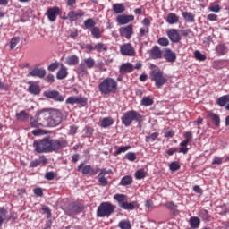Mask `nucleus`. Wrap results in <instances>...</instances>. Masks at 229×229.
Returning a JSON list of instances; mask_svg holds the SVG:
<instances>
[{
	"label": "nucleus",
	"instance_id": "f257e3e1",
	"mask_svg": "<svg viewBox=\"0 0 229 229\" xmlns=\"http://www.w3.org/2000/svg\"><path fill=\"white\" fill-rule=\"evenodd\" d=\"M150 79L152 81H155V85L157 89H162V86L167 83V79L165 78L162 71L153 64H151Z\"/></svg>",
	"mask_w": 229,
	"mask_h": 229
},
{
	"label": "nucleus",
	"instance_id": "f03ea898",
	"mask_svg": "<svg viewBox=\"0 0 229 229\" xmlns=\"http://www.w3.org/2000/svg\"><path fill=\"white\" fill-rule=\"evenodd\" d=\"M98 89L101 94H112L117 90V81L112 78H106L98 85Z\"/></svg>",
	"mask_w": 229,
	"mask_h": 229
},
{
	"label": "nucleus",
	"instance_id": "7ed1b4c3",
	"mask_svg": "<svg viewBox=\"0 0 229 229\" xmlns=\"http://www.w3.org/2000/svg\"><path fill=\"white\" fill-rule=\"evenodd\" d=\"M115 212V206L110 202H102L97 210L98 217H108Z\"/></svg>",
	"mask_w": 229,
	"mask_h": 229
},
{
	"label": "nucleus",
	"instance_id": "20e7f679",
	"mask_svg": "<svg viewBox=\"0 0 229 229\" xmlns=\"http://www.w3.org/2000/svg\"><path fill=\"white\" fill-rule=\"evenodd\" d=\"M133 121H136L137 123H140L142 121V115H140L137 111H128L122 116V123L124 126H130Z\"/></svg>",
	"mask_w": 229,
	"mask_h": 229
},
{
	"label": "nucleus",
	"instance_id": "39448f33",
	"mask_svg": "<svg viewBox=\"0 0 229 229\" xmlns=\"http://www.w3.org/2000/svg\"><path fill=\"white\" fill-rule=\"evenodd\" d=\"M67 146V141L62 140H53L48 138V153H53V151H59L62 148Z\"/></svg>",
	"mask_w": 229,
	"mask_h": 229
},
{
	"label": "nucleus",
	"instance_id": "423d86ee",
	"mask_svg": "<svg viewBox=\"0 0 229 229\" xmlns=\"http://www.w3.org/2000/svg\"><path fill=\"white\" fill-rule=\"evenodd\" d=\"M62 123V113L58 110H51L50 117L48 118V126L55 128Z\"/></svg>",
	"mask_w": 229,
	"mask_h": 229
},
{
	"label": "nucleus",
	"instance_id": "0eeeda50",
	"mask_svg": "<svg viewBox=\"0 0 229 229\" xmlns=\"http://www.w3.org/2000/svg\"><path fill=\"white\" fill-rule=\"evenodd\" d=\"M37 153H49V138L34 142Z\"/></svg>",
	"mask_w": 229,
	"mask_h": 229
},
{
	"label": "nucleus",
	"instance_id": "6e6552de",
	"mask_svg": "<svg viewBox=\"0 0 229 229\" xmlns=\"http://www.w3.org/2000/svg\"><path fill=\"white\" fill-rule=\"evenodd\" d=\"M43 96H45V98H48V99H54V101H58L60 103L65 99V98L62 96L57 90L45 91Z\"/></svg>",
	"mask_w": 229,
	"mask_h": 229
},
{
	"label": "nucleus",
	"instance_id": "1a4fd4ad",
	"mask_svg": "<svg viewBox=\"0 0 229 229\" xmlns=\"http://www.w3.org/2000/svg\"><path fill=\"white\" fill-rule=\"evenodd\" d=\"M83 210V207L80 204H76V203H72L70 204L65 209L64 212H66V214L68 216H74L76 214H80V212H81Z\"/></svg>",
	"mask_w": 229,
	"mask_h": 229
},
{
	"label": "nucleus",
	"instance_id": "9d476101",
	"mask_svg": "<svg viewBox=\"0 0 229 229\" xmlns=\"http://www.w3.org/2000/svg\"><path fill=\"white\" fill-rule=\"evenodd\" d=\"M46 15L48 21H50V22H55V21H56V17L60 15V8L59 7L48 8V10L46 13Z\"/></svg>",
	"mask_w": 229,
	"mask_h": 229
},
{
	"label": "nucleus",
	"instance_id": "9b49d317",
	"mask_svg": "<svg viewBox=\"0 0 229 229\" xmlns=\"http://www.w3.org/2000/svg\"><path fill=\"white\" fill-rule=\"evenodd\" d=\"M121 37H125L128 40L131 38L133 35V25H127L119 29Z\"/></svg>",
	"mask_w": 229,
	"mask_h": 229
},
{
	"label": "nucleus",
	"instance_id": "f8f14e48",
	"mask_svg": "<svg viewBox=\"0 0 229 229\" xmlns=\"http://www.w3.org/2000/svg\"><path fill=\"white\" fill-rule=\"evenodd\" d=\"M120 51L124 56H133L135 55V49H133V47L130 43L123 45Z\"/></svg>",
	"mask_w": 229,
	"mask_h": 229
},
{
	"label": "nucleus",
	"instance_id": "ddd939ff",
	"mask_svg": "<svg viewBox=\"0 0 229 229\" xmlns=\"http://www.w3.org/2000/svg\"><path fill=\"white\" fill-rule=\"evenodd\" d=\"M50 115L51 111H49V109L39 110L36 113V117L38 121H47V123H49Z\"/></svg>",
	"mask_w": 229,
	"mask_h": 229
},
{
	"label": "nucleus",
	"instance_id": "4468645a",
	"mask_svg": "<svg viewBox=\"0 0 229 229\" xmlns=\"http://www.w3.org/2000/svg\"><path fill=\"white\" fill-rule=\"evenodd\" d=\"M167 35L170 40L172 42H174L175 44L182 40V37L180 36V33L176 29H171L170 30H168Z\"/></svg>",
	"mask_w": 229,
	"mask_h": 229
},
{
	"label": "nucleus",
	"instance_id": "2eb2a0df",
	"mask_svg": "<svg viewBox=\"0 0 229 229\" xmlns=\"http://www.w3.org/2000/svg\"><path fill=\"white\" fill-rule=\"evenodd\" d=\"M28 76H32V78H45L46 69L43 68H34L28 73Z\"/></svg>",
	"mask_w": 229,
	"mask_h": 229
},
{
	"label": "nucleus",
	"instance_id": "dca6fc26",
	"mask_svg": "<svg viewBox=\"0 0 229 229\" xmlns=\"http://www.w3.org/2000/svg\"><path fill=\"white\" fill-rule=\"evenodd\" d=\"M163 56L166 62H170L171 64L176 62V53L173 52L170 48H165Z\"/></svg>",
	"mask_w": 229,
	"mask_h": 229
},
{
	"label": "nucleus",
	"instance_id": "f3484780",
	"mask_svg": "<svg viewBox=\"0 0 229 229\" xmlns=\"http://www.w3.org/2000/svg\"><path fill=\"white\" fill-rule=\"evenodd\" d=\"M135 20L134 15H119L116 18L118 24L123 26L124 24H128V22H131V21Z\"/></svg>",
	"mask_w": 229,
	"mask_h": 229
},
{
	"label": "nucleus",
	"instance_id": "a211bd4d",
	"mask_svg": "<svg viewBox=\"0 0 229 229\" xmlns=\"http://www.w3.org/2000/svg\"><path fill=\"white\" fill-rule=\"evenodd\" d=\"M150 58H152V60H159L162 58V50H160L158 46L153 47V48L150 50Z\"/></svg>",
	"mask_w": 229,
	"mask_h": 229
},
{
	"label": "nucleus",
	"instance_id": "6ab92c4d",
	"mask_svg": "<svg viewBox=\"0 0 229 229\" xmlns=\"http://www.w3.org/2000/svg\"><path fill=\"white\" fill-rule=\"evenodd\" d=\"M134 66L131 63H125L120 66L121 74H128V72H133Z\"/></svg>",
	"mask_w": 229,
	"mask_h": 229
},
{
	"label": "nucleus",
	"instance_id": "aec40b11",
	"mask_svg": "<svg viewBox=\"0 0 229 229\" xmlns=\"http://www.w3.org/2000/svg\"><path fill=\"white\" fill-rule=\"evenodd\" d=\"M79 17H83V13L72 11V12L68 13V18L67 19L71 22H75V21H78Z\"/></svg>",
	"mask_w": 229,
	"mask_h": 229
},
{
	"label": "nucleus",
	"instance_id": "412c9836",
	"mask_svg": "<svg viewBox=\"0 0 229 229\" xmlns=\"http://www.w3.org/2000/svg\"><path fill=\"white\" fill-rule=\"evenodd\" d=\"M67 67L62 64L60 70L56 73V78L57 80H65V78H67Z\"/></svg>",
	"mask_w": 229,
	"mask_h": 229
},
{
	"label": "nucleus",
	"instance_id": "4be33fe9",
	"mask_svg": "<svg viewBox=\"0 0 229 229\" xmlns=\"http://www.w3.org/2000/svg\"><path fill=\"white\" fill-rule=\"evenodd\" d=\"M208 117L210 118L213 124L216 126V128H218L219 124H221V118L216 114L209 113L208 114Z\"/></svg>",
	"mask_w": 229,
	"mask_h": 229
},
{
	"label": "nucleus",
	"instance_id": "5701e85b",
	"mask_svg": "<svg viewBox=\"0 0 229 229\" xmlns=\"http://www.w3.org/2000/svg\"><path fill=\"white\" fill-rule=\"evenodd\" d=\"M66 65H78L80 64V58L77 55H70L66 58Z\"/></svg>",
	"mask_w": 229,
	"mask_h": 229
},
{
	"label": "nucleus",
	"instance_id": "b1692460",
	"mask_svg": "<svg viewBox=\"0 0 229 229\" xmlns=\"http://www.w3.org/2000/svg\"><path fill=\"white\" fill-rule=\"evenodd\" d=\"M189 223H190L191 228L196 229V228H199L201 220L198 216H192L190 218Z\"/></svg>",
	"mask_w": 229,
	"mask_h": 229
},
{
	"label": "nucleus",
	"instance_id": "393cba45",
	"mask_svg": "<svg viewBox=\"0 0 229 229\" xmlns=\"http://www.w3.org/2000/svg\"><path fill=\"white\" fill-rule=\"evenodd\" d=\"M180 18L175 13H169L166 19V22L168 24H177L179 22Z\"/></svg>",
	"mask_w": 229,
	"mask_h": 229
},
{
	"label": "nucleus",
	"instance_id": "a878e982",
	"mask_svg": "<svg viewBox=\"0 0 229 229\" xmlns=\"http://www.w3.org/2000/svg\"><path fill=\"white\" fill-rule=\"evenodd\" d=\"M40 86L35 84H31L28 89V92H30V94H33L34 96H38V94H40Z\"/></svg>",
	"mask_w": 229,
	"mask_h": 229
},
{
	"label": "nucleus",
	"instance_id": "bb28decb",
	"mask_svg": "<svg viewBox=\"0 0 229 229\" xmlns=\"http://www.w3.org/2000/svg\"><path fill=\"white\" fill-rule=\"evenodd\" d=\"M133 183V179L131 176L126 175L121 179L120 185L126 187V185H131Z\"/></svg>",
	"mask_w": 229,
	"mask_h": 229
},
{
	"label": "nucleus",
	"instance_id": "cd10ccee",
	"mask_svg": "<svg viewBox=\"0 0 229 229\" xmlns=\"http://www.w3.org/2000/svg\"><path fill=\"white\" fill-rule=\"evenodd\" d=\"M136 205L137 202H125L121 204V208H123V210H135Z\"/></svg>",
	"mask_w": 229,
	"mask_h": 229
},
{
	"label": "nucleus",
	"instance_id": "c85d7f7f",
	"mask_svg": "<svg viewBox=\"0 0 229 229\" xmlns=\"http://www.w3.org/2000/svg\"><path fill=\"white\" fill-rule=\"evenodd\" d=\"M113 10L114 13H123V12H125L126 7H124V4H114L113 5Z\"/></svg>",
	"mask_w": 229,
	"mask_h": 229
},
{
	"label": "nucleus",
	"instance_id": "c756f323",
	"mask_svg": "<svg viewBox=\"0 0 229 229\" xmlns=\"http://www.w3.org/2000/svg\"><path fill=\"white\" fill-rule=\"evenodd\" d=\"M114 124V120L111 117H106L101 121L102 128H108Z\"/></svg>",
	"mask_w": 229,
	"mask_h": 229
},
{
	"label": "nucleus",
	"instance_id": "7c9ffc66",
	"mask_svg": "<svg viewBox=\"0 0 229 229\" xmlns=\"http://www.w3.org/2000/svg\"><path fill=\"white\" fill-rule=\"evenodd\" d=\"M84 26L86 30H92L96 26V21H94V19L89 18L84 21Z\"/></svg>",
	"mask_w": 229,
	"mask_h": 229
},
{
	"label": "nucleus",
	"instance_id": "2f4dec72",
	"mask_svg": "<svg viewBox=\"0 0 229 229\" xmlns=\"http://www.w3.org/2000/svg\"><path fill=\"white\" fill-rule=\"evenodd\" d=\"M118 226L120 229H131V223H130V220H122L119 222Z\"/></svg>",
	"mask_w": 229,
	"mask_h": 229
},
{
	"label": "nucleus",
	"instance_id": "473e14b6",
	"mask_svg": "<svg viewBox=\"0 0 229 229\" xmlns=\"http://www.w3.org/2000/svg\"><path fill=\"white\" fill-rule=\"evenodd\" d=\"M226 103H229V95L222 96L217 99V105L219 106H225Z\"/></svg>",
	"mask_w": 229,
	"mask_h": 229
},
{
	"label": "nucleus",
	"instance_id": "72a5a7b5",
	"mask_svg": "<svg viewBox=\"0 0 229 229\" xmlns=\"http://www.w3.org/2000/svg\"><path fill=\"white\" fill-rule=\"evenodd\" d=\"M154 101L153 98H151V97H144L141 99V103L140 105H142V106H151V105H153Z\"/></svg>",
	"mask_w": 229,
	"mask_h": 229
},
{
	"label": "nucleus",
	"instance_id": "f704fd0d",
	"mask_svg": "<svg viewBox=\"0 0 229 229\" xmlns=\"http://www.w3.org/2000/svg\"><path fill=\"white\" fill-rule=\"evenodd\" d=\"M182 16L187 21V22H194V14H192V13L183 12Z\"/></svg>",
	"mask_w": 229,
	"mask_h": 229
},
{
	"label": "nucleus",
	"instance_id": "c9c22d12",
	"mask_svg": "<svg viewBox=\"0 0 229 229\" xmlns=\"http://www.w3.org/2000/svg\"><path fill=\"white\" fill-rule=\"evenodd\" d=\"M95 50L98 51V53H101L102 51H108V47H106V45L104 43L99 42L95 45Z\"/></svg>",
	"mask_w": 229,
	"mask_h": 229
},
{
	"label": "nucleus",
	"instance_id": "e433bc0d",
	"mask_svg": "<svg viewBox=\"0 0 229 229\" xmlns=\"http://www.w3.org/2000/svg\"><path fill=\"white\" fill-rule=\"evenodd\" d=\"M78 73L80 74V76H85L89 74V72L87 71V66H85V64L81 63L79 65Z\"/></svg>",
	"mask_w": 229,
	"mask_h": 229
},
{
	"label": "nucleus",
	"instance_id": "4c0bfd02",
	"mask_svg": "<svg viewBox=\"0 0 229 229\" xmlns=\"http://www.w3.org/2000/svg\"><path fill=\"white\" fill-rule=\"evenodd\" d=\"M114 199H115V201H118L119 207H121V205H123V203H126L124 201V199H126V196H124L123 194H115L114 196Z\"/></svg>",
	"mask_w": 229,
	"mask_h": 229
},
{
	"label": "nucleus",
	"instance_id": "58836bf2",
	"mask_svg": "<svg viewBox=\"0 0 229 229\" xmlns=\"http://www.w3.org/2000/svg\"><path fill=\"white\" fill-rule=\"evenodd\" d=\"M91 34L94 38H101V30L98 27L91 29Z\"/></svg>",
	"mask_w": 229,
	"mask_h": 229
},
{
	"label": "nucleus",
	"instance_id": "ea45409f",
	"mask_svg": "<svg viewBox=\"0 0 229 229\" xmlns=\"http://www.w3.org/2000/svg\"><path fill=\"white\" fill-rule=\"evenodd\" d=\"M194 56L196 60H199V62H205V60H207V56L201 54L199 50L194 52Z\"/></svg>",
	"mask_w": 229,
	"mask_h": 229
},
{
	"label": "nucleus",
	"instance_id": "a19ab883",
	"mask_svg": "<svg viewBox=\"0 0 229 229\" xmlns=\"http://www.w3.org/2000/svg\"><path fill=\"white\" fill-rule=\"evenodd\" d=\"M19 42H21V38L19 37H14L11 39V43H10V49H15V47H17V44H19Z\"/></svg>",
	"mask_w": 229,
	"mask_h": 229
},
{
	"label": "nucleus",
	"instance_id": "79ce46f5",
	"mask_svg": "<svg viewBox=\"0 0 229 229\" xmlns=\"http://www.w3.org/2000/svg\"><path fill=\"white\" fill-rule=\"evenodd\" d=\"M16 118L18 121H26L28 119V113L26 111H21L16 114Z\"/></svg>",
	"mask_w": 229,
	"mask_h": 229
},
{
	"label": "nucleus",
	"instance_id": "37998d69",
	"mask_svg": "<svg viewBox=\"0 0 229 229\" xmlns=\"http://www.w3.org/2000/svg\"><path fill=\"white\" fill-rule=\"evenodd\" d=\"M157 137H158V133L154 132L148 136H146L145 140H146V142H155V140H157Z\"/></svg>",
	"mask_w": 229,
	"mask_h": 229
},
{
	"label": "nucleus",
	"instance_id": "c03bdc74",
	"mask_svg": "<svg viewBox=\"0 0 229 229\" xmlns=\"http://www.w3.org/2000/svg\"><path fill=\"white\" fill-rule=\"evenodd\" d=\"M84 64L87 65V67H89V69H92V67H94V65L96 64V61H94V59L89 57V58L84 59Z\"/></svg>",
	"mask_w": 229,
	"mask_h": 229
},
{
	"label": "nucleus",
	"instance_id": "a18cd8bd",
	"mask_svg": "<svg viewBox=\"0 0 229 229\" xmlns=\"http://www.w3.org/2000/svg\"><path fill=\"white\" fill-rule=\"evenodd\" d=\"M209 12L219 13V12H221V7L217 4H211V5L209 6Z\"/></svg>",
	"mask_w": 229,
	"mask_h": 229
},
{
	"label": "nucleus",
	"instance_id": "49530a36",
	"mask_svg": "<svg viewBox=\"0 0 229 229\" xmlns=\"http://www.w3.org/2000/svg\"><path fill=\"white\" fill-rule=\"evenodd\" d=\"M216 53L219 55V56L223 55H226V47H224V45H219L216 47Z\"/></svg>",
	"mask_w": 229,
	"mask_h": 229
},
{
	"label": "nucleus",
	"instance_id": "de8ad7c7",
	"mask_svg": "<svg viewBox=\"0 0 229 229\" xmlns=\"http://www.w3.org/2000/svg\"><path fill=\"white\" fill-rule=\"evenodd\" d=\"M135 178L136 180H142L146 178V172H144V170H138L135 173Z\"/></svg>",
	"mask_w": 229,
	"mask_h": 229
},
{
	"label": "nucleus",
	"instance_id": "09e8293b",
	"mask_svg": "<svg viewBox=\"0 0 229 229\" xmlns=\"http://www.w3.org/2000/svg\"><path fill=\"white\" fill-rule=\"evenodd\" d=\"M81 173H82V174H89V173L94 174V170L92 169V166L88 165H85L84 167H82Z\"/></svg>",
	"mask_w": 229,
	"mask_h": 229
},
{
	"label": "nucleus",
	"instance_id": "8fccbe9b",
	"mask_svg": "<svg viewBox=\"0 0 229 229\" xmlns=\"http://www.w3.org/2000/svg\"><path fill=\"white\" fill-rule=\"evenodd\" d=\"M125 158H127V160H129L130 162H135V160H137V156L133 152H128L125 155Z\"/></svg>",
	"mask_w": 229,
	"mask_h": 229
},
{
	"label": "nucleus",
	"instance_id": "3c124183",
	"mask_svg": "<svg viewBox=\"0 0 229 229\" xmlns=\"http://www.w3.org/2000/svg\"><path fill=\"white\" fill-rule=\"evenodd\" d=\"M77 103H78V97H69L66 99L67 105H77Z\"/></svg>",
	"mask_w": 229,
	"mask_h": 229
},
{
	"label": "nucleus",
	"instance_id": "603ef678",
	"mask_svg": "<svg viewBox=\"0 0 229 229\" xmlns=\"http://www.w3.org/2000/svg\"><path fill=\"white\" fill-rule=\"evenodd\" d=\"M158 44L159 46H163V47H167L169 46V39H167V38H161L158 39Z\"/></svg>",
	"mask_w": 229,
	"mask_h": 229
},
{
	"label": "nucleus",
	"instance_id": "864d4df0",
	"mask_svg": "<svg viewBox=\"0 0 229 229\" xmlns=\"http://www.w3.org/2000/svg\"><path fill=\"white\" fill-rule=\"evenodd\" d=\"M183 37H188V38H192L194 37V33H192V30L191 29H187L182 30Z\"/></svg>",
	"mask_w": 229,
	"mask_h": 229
},
{
	"label": "nucleus",
	"instance_id": "5fc2aeb1",
	"mask_svg": "<svg viewBox=\"0 0 229 229\" xmlns=\"http://www.w3.org/2000/svg\"><path fill=\"white\" fill-rule=\"evenodd\" d=\"M77 105H81V106H85L87 105V98L83 97H77Z\"/></svg>",
	"mask_w": 229,
	"mask_h": 229
},
{
	"label": "nucleus",
	"instance_id": "6e6d98bb",
	"mask_svg": "<svg viewBox=\"0 0 229 229\" xmlns=\"http://www.w3.org/2000/svg\"><path fill=\"white\" fill-rule=\"evenodd\" d=\"M131 147H130V146L120 147L116 150V155H121V153H126V151H128V149H131Z\"/></svg>",
	"mask_w": 229,
	"mask_h": 229
},
{
	"label": "nucleus",
	"instance_id": "4d7b16f0",
	"mask_svg": "<svg viewBox=\"0 0 229 229\" xmlns=\"http://www.w3.org/2000/svg\"><path fill=\"white\" fill-rule=\"evenodd\" d=\"M30 124L33 128H38L40 126V123H38V119H35L33 117H30Z\"/></svg>",
	"mask_w": 229,
	"mask_h": 229
},
{
	"label": "nucleus",
	"instance_id": "13d9d810",
	"mask_svg": "<svg viewBox=\"0 0 229 229\" xmlns=\"http://www.w3.org/2000/svg\"><path fill=\"white\" fill-rule=\"evenodd\" d=\"M98 182L103 187H106V185H108V180L103 175H100Z\"/></svg>",
	"mask_w": 229,
	"mask_h": 229
},
{
	"label": "nucleus",
	"instance_id": "bf43d9fd",
	"mask_svg": "<svg viewBox=\"0 0 229 229\" xmlns=\"http://www.w3.org/2000/svg\"><path fill=\"white\" fill-rule=\"evenodd\" d=\"M170 171H178L180 165L177 162H172L169 165Z\"/></svg>",
	"mask_w": 229,
	"mask_h": 229
},
{
	"label": "nucleus",
	"instance_id": "052dcab7",
	"mask_svg": "<svg viewBox=\"0 0 229 229\" xmlns=\"http://www.w3.org/2000/svg\"><path fill=\"white\" fill-rule=\"evenodd\" d=\"M60 67V64H58V62H55L52 63L49 66H48V71H56V69Z\"/></svg>",
	"mask_w": 229,
	"mask_h": 229
},
{
	"label": "nucleus",
	"instance_id": "680f3d73",
	"mask_svg": "<svg viewBox=\"0 0 229 229\" xmlns=\"http://www.w3.org/2000/svg\"><path fill=\"white\" fill-rule=\"evenodd\" d=\"M42 211L47 216V217H51V209L47 206H44L42 208Z\"/></svg>",
	"mask_w": 229,
	"mask_h": 229
},
{
	"label": "nucleus",
	"instance_id": "e2e57ef3",
	"mask_svg": "<svg viewBox=\"0 0 229 229\" xmlns=\"http://www.w3.org/2000/svg\"><path fill=\"white\" fill-rule=\"evenodd\" d=\"M34 194L36 196L41 197L44 195V191H42V188H35L34 189Z\"/></svg>",
	"mask_w": 229,
	"mask_h": 229
},
{
	"label": "nucleus",
	"instance_id": "0e129e2a",
	"mask_svg": "<svg viewBox=\"0 0 229 229\" xmlns=\"http://www.w3.org/2000/svg\"><path fill=\"white\" fill-rule=\"evenodd\" d=\"M45 178L47 180H55V173L53 172H47L46 174H45Z\"/></svg>",
	"mask_w": 229,
	"mask_h": 229
},
{
	"label": "nucleus",
	"instance_id": "69168bd1",
	"mask_svg": "<svg viewBox=\"0 0 229 229\" xmlns=\"http://www.w3.org/2000/svg\"><path fill=\"white\" fill-rule=\"evenodd\" d=\"M40 165V160L35 159L34 161H31L30 164V167H38Z\"/></svg>",
	"mask_w": 229,
	"mask_h": 229
},
{
	"label": "nucleus",
	"instance_id": "338daca9",
	"mask_svg": "<svg viewBox=\"0 0 229 229\" xmlns=\"http://www.w3.org/2000/svg\"><path fill=\"white\" fill-rule=\"evenodd\" d=\"M184 138L186 141L188 142H191V140H192V132L191 131H187L185 134H184Z\"/></svg>",
	"mask_w": 229,
	"mask_h": 229
},
{
	"label": "nucleus",
	"instance_id": "774afa93",
	"mask_svg": "<svg viewBox=\"0 0 229 229\" xmlns=\"http://www.w3.org/2000/svg\"><path fill=\"white\" fill-rule=\"evenodd\" d=\"M208 21H217V15L216 14H208L207 16Z\"/></svg>",
	"mask_w": 229,
	"mask_h": 229
}]
</instances>
